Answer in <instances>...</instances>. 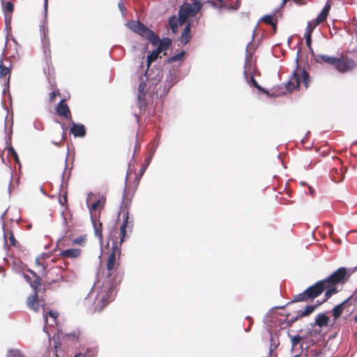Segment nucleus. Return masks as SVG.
I'll return each instance as SVG.
<instances>
[{
  "instance_id": "1",
  "label": "nucleus",
  "mask_w": 357,
  "mask_h": 357,
  "mask_svg": "<svg viewBox=\"0 0 357 357\" xmlns=\"http://www.w3.org/2000/svg\"><path fill=\"white\" fill-rule=\"evenodd\" d=\"M107 245H109V241H112V252L107 261V276L104 281L119 285L121 282L123 273L119 271L120 264L118 261L121 255V245L125 236L119 234L116 228L112 230Z\"/></svg>"
},
{
  "instance_id": "2",
  "label": "nucleus",
  "mask_w": 357,
  "mask_h": 357,
  "mask_svg": "<svg viewBox=\"0 0 357 357\" xmlns=\"http://www.w3.org/2000/svg\"><path fill=\"white\" fill-rule=\"evenodd\" d=\"M117 286L114 285V284L103 281L100 290L95 299V311H102L114 300Z\"/></svg>"
},
{
  "instance_id": "3",
  "label": "nucleus",
  "mask_w": 357,
  "mask_h": 357,
  "mask_svg": "<svg viewBox=\"0 0 357 357\" xmlns=\"http://www.w3.org/2000/svg\"><path fill=\"white\" fill-rule=\"evenodd\" d=\"M326 289V284L324 280L317 282L313 285L310 286L302 293L293 296L291 303L305 302L309 300H313L320 296Z\"/></svg>"
},
{
  "instance_id": "4",
  "label": "nucleus",
  "mask_w": 357,
  "mask_h": 357,
  "mask_svg": "<svg viewBox=\"0 0 357 357\" xmlns=\"http://www.w3.org/2000/svg\"><path fill=\"white\" fill-rule=\"evenodd\" d=\"M135 191L125 188L123 199L120 206L119 215H122L123 223L120 227L119 234H121L123 236H126V229L128 225V220H129V208L132 204V199L134 196Z\"/></svg>"
},
{
  "instance_id": "5",
  "label": "nucleus",
  "mask_w": 357,
  "mask_h": 357,
  "mask_svg": "<svg viewBox=\"0 0 357 357\" xmlns=\"http://www.w3.org/2000/svg\"><path fill=\"white\" fill-rule=\"evenodd\" d=\"M126 26L133 32L146 38L153 46L159 41V36L139 21L131 20Z\"/></svg>"
},
{
  "instance_id": "6",
  "label": "nucleus",
  "mask_w": 357,
  "mask_h": 357,
  "mask_svg": "<svg viewBox=\"0 0 357 357\" xmlns=\"http://www.w3.org/2000/svg\"><path fill=\"white\" fill-rule=\"evenodd\" d=\"M301 81L305 88L307 89L310 82L309 74L305 69L297 68L290 79L285 84L286 90L291 92L294 89H297L299 87Z\"/></svg>"
},
{
  "instance_id": "7",
  "label": "nucleus",
  "mask_w": 357,
  "mask_h": 357,
  "mask_svg": "<svg viewBox=\"0 0 357 357\" xmlns=\"http://www.w3.org/2000/svg\"><path fill=\"white\" fill-rule=\"evenodd\" d=\"M201 9L191 3H185L179 8L178 15L180 26L184 24L189 17H194Z\"/></svg>"
},
{
  "instance_id": "8",
  "label": "nucleus",
  "mask_w": 357,
  "mask_h": 357,
  "mask_svg": "<svg viewBox=\"0 0 357 357\" xmlns=\"http://www.w3.org/2000/svg\"><path fill=\"white\" fill-rule=\"evenodd\" d=\"M334 167L330 171V176L335 183H340L344 178V171L342 168V162L338 157H332Z\"/></svg>"
},
{
  "instance_id": "9",
  "label": "nucleus",
  "mask_w": 357,
  "mask_h": 357,
  "mask_svg": "<svg viewBox=\"0 0 357 357\" xmlns=\"http://www.w3.org/2000/svg\"><path fill=\"white\" fill-rule=\"evenodd\" d=\"M334 66L340 73H344L352 70L356 67V63L355 61L351 58H344L341 56L337 58V62L335 63Z\"/></svg>"
},
{
  "instance_id": "10",
  "label": "nucleus",
  "mask_w": 357,
  "mask_h": 357,
  "mask_svg": "<svg viewBox=\"0 0 357 357\" xmlns=\"http://www.w3.org/2000/svg\"><path fill=\"white\" fill-rule=\"evenodd\" d=\"M347 275V268L344 267H340L337 271L333 272L327 278L324 279V281L326 283L331 284L332 285H336L339 283H342L346 278Z\"/></svg>"
},
{
  "instance_id": "11",
  "label": "nucleus",
  "mask_w": 357,
  "mask_h": 357,
  "mask_svg": "<svg viewBox=\"0 0 357 357\" xmlns=\"http://www.w3.org/2000/svg\"><path fill=\"white\" fill-rule=\"evenodd\" d=\"M56 113L60 116H63L66 118V119H71V113L70 111V109L67 104L65 102V100H61L58 105H56Z\"/></svg>"
},
{
  "instance_id": "12",
  "label": "nucleus",
  "mask_w": 357,
  "mask_h": 357,
  "mask_svg": "<svg viewBox=\"0 0 357 357\" xmlns=\"http://www.w3.org/2000/svg\"><path fill=\"white\" fill-rule=\"evenodd\" d=\"M11 68L12 63L9 60H6V62L3 61V59L0 61V78L7 77V82L8 83L10 81V77L11 75Z\"/></svg>"
},
{
  "instance_id": "13",
  "label": "nucleus",
  "mask_w": 357,
  "mask_h": 357,
  "mask_svg": "<svg viewBox=\"0 0 357 357\" xmlns=\"http://www.w3.org/2000/svg\"><path fill=\"white\" fill-rule=\"evenodd\" d=\"M32 275H24L25 280L30 284L33 291L38 290V287L41 284V278L33 271H28Z\"/></svg>"
},
{
  "instance_id": "14",
  "label": "nucleus",
  "mask_w": 357,
  "mask_h": 357,
  "mask_svg": "<svg viewBox=\"0 0 357 357\" xmlns=\"http://www.w3.org/2000/svg\"><path fill=\"white\" fill-rule=\"evenodd\" d=\"M33 291V295L29 296L27 298V306L33 311L38 312L40 305V301H39L38 296L39 290Z\"/></svg>"
},
{
  "instance_id": "15",
  "label": "nucleus",
  "mask_w": 357,
  "mask_h": 357,
  "mask_svg": "<svg viewBox=\"0 0 357 357\" xmlns=\"http://www.w3.org/2000/svg\"><path fill=\"white\" fill-rule=\"evenodd\" d=\"M105 200L98 199L93 202L89 207L91 218L99 216L100 211L103 208Z\"/></svg>"
},
{
  "instance_id": "16",
  "label": "nucleus",
  "mask_w": 357,
  "mask_h": 357,
  "mask_svg": "<svg viewBox=\"0 0 357 357\" xmlns=\"http://www.w3.org/2000/svg\"><path fill=\"white\" fill-rule=\"evenodd\" d=\"M94 229V233L96 237L98 238L100 242L103 240V236L102 233V224L100 222L99 216L95 217V218H91Z\"/></svg>"
},
{
  "instance_id": "17",
  "label": "nucleus",
  "mask_w": 357,
  "mask_h": 357,
  "mask_svg": "<svg viewBox=\"0 0 357 357\" xmlns=\"http://www.w3.org/2000/svg\"><path fill=\"white\" fill-rule=\"evenodd\" d=\"M2 8L5 15V21L6 23H9L11 21L12 13L14 10V4L11 1H6L3 2Z\"/></svg>"
},
{
  "instance_id": "18",
  "label": "nucleus",
  "mask_w": 357,
  "mask_h": 357,
  "mask_svg": "<svg viewBox=\"0 0 357 357\" xmlns=\"http://www.w3.org/2000/svg\"><path fill=\"white\" fill-rule=\"evenodd\" d=\"M70 130L75 137H83L86 135L85 127L80 123H73Z\"/></svg>"
},
{
  "instance_id": "19",
  "label": "nucleus",
  "mask_w": 357,
  "mask_h": 357,
  "mask_svg": "<svg viewBox=\"0 0 357 357\" xmlns=\"http://www.w3.org/2000/svg\"><path fill=\"white\" fill-rule=\"evenodd\" d=\"M82 250L75 248V249H67L62 250L59 255L62 258H77L81 255Z\"/></svg>"
},
{
  "instance_id": "20",
  "label": "nucleus",
  "mask_w": 357,
  "mask_h": 357,
  "mask_svg": "<svg viewBox=\"0 0 357 357\" xmlns=\"http://www.w3.org/2000/svg\"><path fill=\"white\" fill-rule=\"evenodd\" d=\"M314 59L317 63H327L333 66L337 62V58L326 54H318L315 56Z\"/></svg>"
},
{
  "instance_id": "21",
  "label": "nucleus",
  "mask_w": 357,
  "mask_h": 357,
  "mask_svg": "<svg viewBox=\"0 0 357 357\" xmlns=\"http://www.w3.org/2000/svg\"><path fill=\"white\" fill-rule=\"evenodd\" d=\"M190 27V23H188L183 30L179 37V41L183 45L187 44L191 38Z\"/></svg>"
},
{
  "instance_id": "22",
  "label": "nucleus",
  "mask_w": 357,
  "mask_h": 357,
  "mask_svg": "<svg viewBox=\"0 0 357 357\" xmlns=\"http://www.w3.org/2000/svg\"><path fill=\"white\" fill-rule=\"evenodd\" d=\"M348 301H349L348 299L345 300L340 304L337 305L333 307V309L332 310V314L335 319H338L342 315V314L343 313V311L344 310V307L348 303Z\"/></svg>"
},
{
  "instance_id": "23",
  "label": "nucleus",
  "mask_w": 357,
  "mask_h": 357,
  "mask_svg": "<svg viewBox=\"0 0 357 357\" xmlns=\"http://www.w3.org/2000/svg\"><path fill=\"white\" fill-rule=\"evenodd\" d=\"M42 302L44 303V301H42ZM42 305H43V318H44V321H45L44 328H46V326L48 324V319H47L48 316L51 317L53 319V323L56 324V319L59 316L58 312H55V311H52V310H50L49 312H46L45 310L44 303H43Z\"/></svg>"
},
{
  "instance_id": "24",
  "label": "nucleus",
  "mask_w": 357,
  "mask_h": 357,
  "mask_svg": "<svg viewBox=\"0 0 357 357\" xmlns=\"http://www.w3.org/2000/svg\"><path fill=\"white\" fill-rule=\"evenodd\" d=\"M172 44V40L169 38H165L162 40L159 38V41L156 43L157 50L161 53L167 50Z\"/></svg>"
},
{
  "instance_id": "25",
  "label": "nucleus",
  "mask_w": 357,
  "mask_h": 357,
  "mask_svg": "<svg viewBox=\"0 0 357 357\" xmlns=\"http://www.w3.org/2000/svg\"><path fill=\"white\" fill-rule=\"evenodd\" d=\"M331 8V6L329 4H326L323 8L321 12L317 17L315 20L317 21V24H320L321 22L325 21L328 15L329 10Z\"/></svg>"
},
{
  "instance_id": "26",
  "label": "nucleus",
  "mask_w": 357,
  "mask_h": 357,
  "mask_svg": "<svg viewBox=\"0 0 357 357\" xmlns=\"http://www.w3.org/2000/svg\"><path fill=\"white\" fill-rule=\"evenodd\" d=\"M245 65H250L252 63V55L255 51V45L252 42L249 43L246 47Z\"/></svg>"
},
{
  "instance_id": "27",
  "label": "nucleus",
  "mask_w": 357,
  "mask_h": 357,
  "mask_svg": "<svg viewBox=\"0 0 357 357\" xmlns=\"http://www.w3.org/2000/svg\"><path fill=\"white\" fill-rule=\"evenodd\" d=\"M8 241L9 242V245L15 248L19 247V243L15 239L14 234L12 231H6L4 232V238L6 239V242Z\"/></svg>"
},
{
  "instance_id": "28",
  "label": "nucleus",
  "mask_w": 357,
  "mask_h": 357,
  "mask_svg": "<svg viewBox=\"0 0 357 357\" xmlns=\"http://www.w3.org/2000/svg\"><path fill=\"white\" fill-rule=\"evenodd\" d=\"M328 320L329 319L326 314L321 313L317 314L315 319V324L321 328L324 326H327Z\"/></svg>"
},
{
  "instance_id": "29",
  "label": "nucleus",
  "mask_w": 357,
  "mask_h": 357,
  "mask_svg": "<svg viewBox=\"0 0 357 357\" xmlns=\"http://www.w3.org/2000/svg\"><path fill=\"white\" fill-rule=\"evenodd\" d=\"M326 289V291L324 294V296H325L324 301H327L328 298H330L332 296V295H333L337 292L335 285H332L331 284L326 283V289Z\"/></svg>"
},
{
  "instance_id": "30",
  "label": "nucleus",
  "mask_w": 357,
  "mask_h": 357,
  "mask_svg": "<svg viewBox=\"0 0 357 357\" xmlns=\"http://www.w3.org/2000/svg\"><path fill=\"white\" fill-rule=\"evenodd\" d=\"M169 26L172 31L173 33H176L178 31V28L179 24L178 17L177 18L176 16H172L169 18L168 20Z\"/></svg>"
},
{
  "instance_id": "31",
  "label": "nucleus",
  "mask_w": 357,
  "mask_h": 357,
  "mask_svg": "<svg viewBox=\"0 0 357 357\" xmlns=\"http://www.w3.org/2000/svg\"><path fill=\"white\" fill-rule=\"evenodd\" d=\"M261 20L267 24L271 25L274 31L277 29V20H275L272 15H265L262 17Z\"/></svg>"
},
{
  "instance_id": "32",
  "label": "nucleus",
  "mask_w": 357,
  "mask_h": 357,
  "mask_svg": "<svg viewBox=\"0 0 357 357\" xmlns=\"http://www.w3.org/2000/svg\"><path fill=\"white\" fill-rule=\"evenodd\" d=\"M59 202L61 206L66 207L68 203V194L66 190H63L61 191L59 197Z\"/></svg>"
},
{
  "instance_id": "33",
  "label": "nucleus",
  "mask_w": 357,
  "mask_h": 357,
  "mask_svg": "<svg viewBox=\"0 0 357 357\" xmlns=\"http://www.w3.org/2000/svg\"><path fill=\"white\" fill-rule=\"evenodd\" d=\"M146 99H145V93H142L140 94V93H138L137 96V105L140 109H145L146 107Z\"/></svg>"
},
{
  "instance_id": "34",
  "label": "nucleus",
  "mask_w": 357,
  "mask_h": 357,
  "mask_svg": "<svg viewBox=\"0 0 357 357\" xmlns=\"http://www.w3.org/2000/svg\"><path fill=\"white\" fill-rule=\"evenodd\" d=\"M315 305H307L305 307L304 310H298V312L300 313L301 317H306L312 313L315 310Z\"/></svg>"
},
{
  "instance_id": "35",
  "label": "nucleus",
  "mask_w": 357,
  "mask_h": 357,
  "mask_svg": "<svg viewBox=\"0 0 357 357\" xmlns=\"http://www.w3.org/2000/svg\"><path fill=\"white\" fill-rule=\"evenodd\" d=\"M159 54H160V52L156 49V50H153L150 54L148 55V57H147L148 66H150L152 62L155 61L157 59Z\"/></svg>"
},
{
  "instance_id": "36",
  "label": "nucleus",
  "mask_w": 357,
  "mask_h": 357,
  "mask_svg": "<svg viewBox=\"0 0 357 357\" xmlns=\"http://www.w3.org/2000/svg\"><path fill=\"white\" fill-rule=\"evenodd\" d=\"M44 54L46 57L47 63L51 60V50L49 42H45L43 45Z\"/></svg>"
},
{
  "instance_id": "37",
  "label": "nucleus",
  "mask_w": 357,
  "mask_h": 357,
  "mask_svg": "<svg viewBox=\"0 0 357 357\" xmlns=\"http://www.w3.org/2000/svg\"><path fill=\"white\" fill-rule=\"evenodd\" d=\"M319 24H317V21L314 20L309 22L307 23V26L305 29V33L312 34L314 29L318 26Z\"/></svg>"
},
{
  "instance_id": "38",
  "label": "nucleus",
  "mask_w": 357,
  "mask_h": 357,
  "mask_svg": "<svg viewBox=\"0 0 357 357\" xmlns=\"http://www.w3.org/2000/svg\"><path fill=\"white\" fill-rule=\"evenodd\" d=\"M185 54V52L182 51L181 52L176 54L175 56H173L168 59L167 62L169 63H172L173 62L177 61H181L183 59Z\"/></svg>"
},
{
  "instance_id": "39",
  "label": "nucleus",
  "mask_w": 357,
  "mask_h": 357,
  "mask_svg": "<svg viewBox=\"0 0 357 357\" xmlns=\"http://www.w3.org/2000/svg\"><path fill=\"white\" fill-rule=\"evenodd\" d=\"M250 82L252 84V85L257 88L259 91L264 93H266L267 95H268V92L264 89V88H262L259 84L258 82L256 81V79L254 78V77L252 75L250 77Z\"/></svg>"
},
{
  "instance_id": "40",
  "label": "nucleus",
  "mask_w": 357,
  "mask_h": 357,
  "mask_svg": "<svg viewBox=\"0 0 357 357\" xmlns=\"http://www.w3.org/2000/svg\"><path fill=\"white\" fill-rule=\"evenodd\" d=\"M303 340V337L298 335L291 336V343L292 348L296 347L298 344H299Z\"/></svg>"
},
{
  "instance_id": "41",
  "label": "nucleus",
  "mask_w": 357,
  "mask_h": 357,
  "mask_svg": "<svg viewBox=\"0 0 357 357\" xmlns=\"http://www.w3.org/2000/svg\"><path fill=\"white\" fill-rule=\"evenodd\" d=\"M36 265L40 268L41 270L39 271L40 273L45 272L46 268V265L44 264V262L42 261V259L40 257H37L35 261Z\"/></svg>"
},
{
  "instance_id": "42",
  "label": "nucleus",
  "mask_w": 357,
  "mask_h": 357,
  "mask_svg": "<svg viewBox=\"0 0 357 357\" xmlns=\"http://www.w3.org/2000/svg\"><path fill=\"white\" fill-rule=\"evenodd\" d=\"M8 153L12 155L17 163H20V158L13 146L8 149Z\"/></svg>"
},
{
  "instance_id": "43",
  "label": "nucleus",
  "mask_w": 357,
  "mask_h": 357,
  "mask_svg": "<svg viewBox=\"0 0 357 357\" xmlns=\"http://www.w3.org/2000/svg\"><path fill=\"white\" fill-rule=\"evenodd\" d=\"M77 357H96L95 353L91 350H86L83 354L81 353L76 354Z\"/></svg>"
},
{
  "instance_id": "44",
  "label": "nucleus",
  "mask_w": 357,
  "mask_h": 357,
  "mask_svg": "<svg viewBox=\"0 0 357 357\" xmlns=\"http://www.w3.org/2000/svg\"><path fill=\"white\" fill-rule=\"evenodd\" d=\"M7 357H24L21 352L18 350H10L8 354V356Z\"/></svg>"
},
{
  "instance_id": "45",
  "label": "nucleus",
  "mask_w": 357,
  "mask_h": 357,
  "mask_svg": "<svg viewBox=\"0 0 357 357\" xmlns=\"http://www.w3.org/2000/svg\"><path fill=\"white\" fill-rule=\"evenodd\" d=\"M60 95V92H59V89H56L52 92H51L50 94H49V101L50 102H52L54 101V99L57 96H59Z\"/></svg>"
},
{
  "instance_id": "46",
  "label": "nucleus",
  "mask_w": 357,
  "mask_h": 357,
  "mask_svg": "<svg viewBox=\"0 0 357 357\" xmlns=\"http://www.w3.org/2000/svg\"><path fill=\"white\" fill-rule=\"evenodd\" d=\"M85 240H86V238H85V237H84V236H79V237H77V238H75V239L73 241V243L74 244H78V245H83V244L84 243Z\"/></svg>"
},
{
  "instance_id": "47",
  "label": "nucleus",
  "mask_w": 357,
  "mask_h": 357,
  "mask_svg": "<svg viewBox=\"0 0 357 357\" xmlns=\"http://www.w3.org/2000/svg\"><path fill=\"white\" fill-rule=\"evenodd\" d=\"M302 318L300 313L298 312V311L296 312V315L294 316V317H291V318H289L288 319V323L291 324L293 323H294L295 321H296L297 320H298L299 319Z\"/></svg>"
},
{
  "instance_id": "48",
  "label": "nucleus",
  "mask_w": 357,
  "mask_h": 357,
  "mask_svg": "<svg viewBox=\"0 0 357 357\" xmlns=\"http://www.w3.org/2000/svg\"><path fill=\"white\" fill-rule=\"evenodd\" d=\"M311 35L310 33H305L304 34V37L305 38V40H306V45L307 46V47L310 50H312V47H311Z\"/></svg>"
},
{
  "instance_id": "49",
  "label": "nucleus",
  "mask_w": 357,
  "mask_h": 357,
  "mask_svg": "<svg viewBox=\"0 0 357 357\" xmlns=\"http://www.w3.org/2000/svg\"><path fill=\"white\" fill-rule=\"evenodd\" d=\"M79 335V332H73L72 333L68 334L67 335L69 337L70 340H75V339L78 340Z\"/></svg>"
},
{
  "instance_id": "50",
  "label": "nucleus",
  "mask_w": 357,
  "mask_h": 357,
  "mask_svg": "<svg viewBox=\"0 0 357 357\" xmlns=\"http://www.w3.org/2000/svg\"><path fill=\"white\" fill-rule=\"evenodd\" d=\"M192 3H191L192 6L195 7H199V9L202 8V4L201 3V0H191Z\"/></svg>"
},
{
  "instance_id": "51",
  "label": "nucleus",
  "mask_w": 357,
  "mask_h": 357,
  "mask_svg": "<svg viewBox=\"0 0 357 357\" xmlns=\"http://www.w3.org/2000/svg\"><path fill=\"white\" fill-rule=\"evenodd\" d=\"M145 87H146V83H144L143 82H141L139 85L138 93H140V94H142V93H144V89Z\"/></svg>"
},
{
  "instance_id": "52",
  "label": "nucleus",
  "mask_w": 357,
  "mask_h": 357,
  "mask_svg": "<svg viewBox=\"0 0 357 357\" xmlns=\"http://www.w3.org/2000/svg\"><path fill=\"white\" fill-rule=\"evenodd\" d=\"M308 190H309V192H310V195L314 196V195L315 194L314 190L311 186L308 187Z\"/></svg>"
},
{
  "instance_id": "53",
  "label": "nucleus",
  "mask_w": 357,
  "mask_h": 357,
  "mask_svg": "<svg viewBox=\"0 0 357 357\" xmlns=\"http://www.w3.org/2000/svg\"><path fill=\"white\" fill-rule=\"evenodd\" d=\"M47 1L48 0H44V6H45V8L46 9L47 7Z\"/></svg>"
},
{
  "instance_id": "54",
  "label": "nucleus",
  "mask_w": 357,
  "mask_h": 357,
  "mask_svg": "<svg viewBox=\"0 0 357 357\" xmlns=\"http://www.w3.org/2000/svg\"><path fill=\"white\" fill-rule=\"evenodd\" d=\"M289 0H282V4L284 5L287 3Z\"/></svg>"
},
{
  "instance_id": "55",
  "label": "nucleus",
  "mask_w": 357,
  "mask_h": 357,
  "mask_svg": "<svg viewBox=\"0 0 357 357\" xmlns=\"http://www.w3.org/2000/svg\"><path fill=\"white\" fill-rule=\"evenodd\" d=\"M119 8H120L121 9L123 8V6L122 3H119Z\"/></svg>"
},
{
  "instance_id": "56",
  "label": "nucleus",
  "mask_w": 357,
  "mask_h": 357,
  "mask_svg": "<svg viewBox=\"0 0 357 357\" xmlns=\"http://www.w3.org/2000/svg\"><path fill=\"white\" fill-rule=\"evenodd\" d=\"M144 169H142L140 170V173H141L142 174H144Z\"/></svg>"
},
{
  "instance_id": "57",
  "label": "nucleus",
  "mask_w": 357,
  "mask_h": 357,
  "mask_svg": "<svg viewBox=\"0 0 357 357\" xmlns=\"http://www.w3.org/2000/svg\"><path fill=\"white\" fill-rule=\"evenodd\" d=\"M5 1H6V0H1V4H3V2H4Z\"/></svg>"
},
{
  "instance_id": "58",
  "label": "nucleus",
  "mask_w": 357,
  "mask_h": 357,
  "mask_svg": "<svg viewBox=\"0 0 357 357\" xmlns=\"http://www.w3.org/2000/svg\"><path fill=\"white\" fill-rule=\"evenodd\" d=\"M355 321L357 322V317H355Z\"/></svg>"
},
{
  "instance_id": "59",
  "label": "nucleus",
  "mask_w": 357,
  "mask_h": 357,
  "mask_svg": "<svg viewBox=\"0 0 357 357\" xmlns=\"http://www.w3.org/2000/svg\"><path fill=\"white\" fill-rule=\"evenodd\" d=\"M295 357H300V356L299 355H296Z\"/></svg>"
},
{
  "instance_id": "60",
  "label": "nucleus",
  "mask_w": 357,
  "mask_h": 357,
  "mask_svg": "<svg viewBox=\"0 0 357 357\" xmlns=\"http://www.w3.org/2000/svg\"><path fill=\"white\" fill-rule=\"evenodd\" d=\"M0 271H3V268H0Z\"/></svg>"
}]
</instances>
